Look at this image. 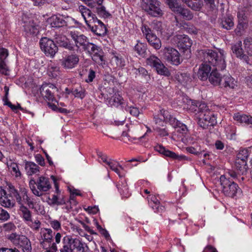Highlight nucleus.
Here are the masks:
<instances>
[{
	"label": "nucleus",
	"mask_w": 252,
	"mask_h": 252,
	"mask_svg": "<svg viewBox=\"0 0 252 252\" xmlns=\"http://www.w3.org/2000/svg\"><path fill=\"white\" fill-rule=\"evenodd\" d=\"M161 62L160 59L155 55L150 56L146 60L147 64L154 69Z\"/></svg>",
	"instance_id": "47"
},
{
	"label": "nucleus",
	"mask_w": 252,
	"mask_h": 252,
	"mask_svg": "<svg viewBox=\"0 0 252 252\" xmlns=\"http://www.w3.org/2000/svg\"><path fill=\"white\" fill-rule=\"evenodd\" d=\"M244 49L247 54L252 57V38L247 37L244 41Z\"/></svg>",
	"instance_id": "51"
},
{
	"label": "nucleus",
	"mask_w": 252,
	"mask_h": 252,
	"mask_svg": "<svg viewBox=\"0 0 252 252\" xmlns=\"http://www.w3.org/2000/svg\"><path fill=\"white\" fill-rule=\"evenodd\" d=\"M99 48V47L96 45L88 42L84 50L87 51L91 55Z\"/></svg>",
	"instance_id": "58"
},
{
	"label": "nucleus",
	"mask_w": 252,
	"mask_h": 252,
	"mask_svg": "<svg viewBox=\"0 0 252 252\" xmlns=\"http://www.w3.org/2000/svg\"><path fill=\"white\" fill-rule=\"evenodd\" d=\"M169 8L172 11L181 16L186 20H191L193 17L192 13L189 10L182 7L178 2H169Z\"/></svg>",
	"instance_id": "15"
},
{
	"label": "nucleus",
	"mask_w": 252,
	"mask_h": 252,
	"mask_svg": "<svg viewBox=\"0 0 252 252\" xmlns=\"http://www.w3.org/2000/svg\"><path fill=\"white\" fill-rule=\"evenodd\" d=\"M9 214L3 209L0 208V220H7L9 218Z\"/></svg>",
	"instance_id": "63"
},
{
	"label": "nucleus",
	"mask_w": 252,
	"mask_h": 252,
	"mask_svg": "<svg viewBox=\"0 0 252 252\" xmlns=\"http://www.w3.org/2000/svg\"><path fill=\"white\" fill-rule=\"evenodd\" d=\"M107 165L112 171H114L117 174H118L120 177H121L118 167H119L121 169H123V167L120 165L117 161L109 159V162H107Z\"/></svg>",
	"instance_id": "44"
},
{
	"label": "nucleus",
	"mask_w": 252,
	"mask_h": 252,
	"mask_svg": "<svg viewBox=\"0 0 252 252\" xmlns=\"http://www.w3.org/2000/svg\"><path fill=\"white\" fill-rule=\"evenodd\" d=\"M0 204L5 208H11L15 205L14 201L8 197L6 192L5 191L4 195L2 194L0 197Z\"/></svg>",
	"instance_id": "35"
},
{
	"label": "nucleus",
	"mask_w": 252,
	"mask_h": 252,
	"mask_svg": "<svg viewBox=\"0 0 252 252\" xmlns=\"http://www.w3.org/2000/svg\"><path fill=\"white\" fill-rule=\"evenodd\" d=\"M65 204L66 205L65 209L67 210V211H70L71 209H72L73 206L76 205L77 202L74 199V197H72L71 196H70L69 200L66 203L65 202Z\"/></svg>",
	"instance_id": "59"
},
{
	"label": "nucleus",
	"mask_w": 252,
	"mask_h": 252,
	"mask_svg": "<svg viewBox=\"0 0 252 252\" xmlns=\"http://www.w3.org/2000/svg\"><path fill=\"white\" fill-rule=\"evenodd\" d=\"M29 187L32 193L38 197L42 196L52 187L49 179L43 176L39 177L36 181L32 178L29 181Z\"/></svg>",
	"instance_id": "4"
},
{
	"label": "nucleus",
	"mask_w": 252,
	"mask_h": 252,
	"mask_svg": "<svg viewBox=\"0 0 252 252\" xmlns=\"http://www.w3.org/2000/svg\"><path fill=\"white\" fill-rule=\"evenodd\" d=\"M123 98L118 93H115L108 100L109 104L114 106H118L123 104Z\"/></svg>",
	"instance_id": "40"
},
{
	"label": "nucleus",
	"mask_w": 252,
	"mask_h": 252,
	"mask_svg": "<svg viewBox=\"0 0 252 252\" xmlns=\"http://www.w3.org/2000/svg\"><path fill=\"white\" fill-rule=\"evenodd\" d=\"M196 116L198 124L203 128H207L208 126H214L217 123L216 115L205 103H201L199 105Z\"/></svg>",
	"instance_id": "3"
},
{
	"label": "nucleus",
	"mask_w": 252,
	"mask_h": 252,
	"mask_svg": "<svg viewBox=\"0 0 252 252\" xmlns=\"http://www.w3.org/2000/svg\"><path fill=\"white\" fill-rule=\"evenodd\" d=\"M111 61L113 63L116 64L117 67H122L125 65V61L122 57L114 56Z\"/></svg>",
	"instance_id": "53"
},
{
	"label": "nucleus",
	"mask_w": 252,
	"mask_h": 252,
	"mask_svg": "<svg viewBox=\"0 0 252 252\" xmlns=\"http://www.w3.org/2000/svg\"><path fill=\"white\" fill-rule=\"evenodd\" d=\"M50 226L56 231L61 229V222L56 220H51L49 221Z\"/></svg>",
	"instance_id": "60"
},
{
	"label": "nucleus",
	"mask_w": 252,
	"mask_h": 252,
	"mask_svg": "<svg viewBox=\"0 0 252 252\" xmlns=\"http://www.w3.org/2000/svg\"><path fill=\"white\" fill-rule=\"evenodd\" d=\"M78 11L81 14L88 26L97 18L95 14H93L89 8L84 5L79 6Z\"/></svg>",
	"instance_id": "21"
},
{
	"label": "nucleus",
	"mask_w": 252,
	"mask_h": 252,
	"mask_svg": "<svg viewBox=\"0 0 252 252\" xmlns=\"http://www.w3.org/2000/svg\"><path fill=\"white\" fill-rule=\"evenodd\" d=\"M231 49L233 53L235 54L237 57L243 59L247 63H251L249 57L243 53L241 41H239L233 45L231 47Z\"/></svg>",
	"instance_id": "27"
},
{
	"label": "nucleus",
	"mask_w": 252,
	"mask_h": 252,
	"mask_svg": "<svg viewBox=\"0 0 252 252\" xmlns=\"http://www.w3.org/2000/svg\"><path fill=\"white\" fill-rule=\"evenodd\" d=\"M41 248L45 250L44 252H57L58 250L57 246L55 244Z\"/></svg>",
	"instance_id": "64"
},
{
	"label": "nucleus",
	"mask_w": 252,
	"mask_h": 252,
	"mask_svg": "<svg viewBox=\"0 0 252 252\" xmlns=\"http://www.w3.org/2000/svg\"><path fill=\"white\" fill-rule=\"evenodd\" d=\"M8 56V52L6 49H0V72L5 75H9V70L6 64V59Z\"/></svg>",
	"instance_id": "20"
},
{
	"label": "nucleus",
	"mask_w": 252,
	"mask_h": 252,
	"mask_svg": "<svg viewBox=\"0 0 252 252\" xmlns=\"http://www.w3.org/2000/svg\"><path fill=\"white\" fill-rule=\"evenodd\" d=\"M96 10L98 15L101 17L106 18L110 15V14L106 10L105 7L101 5V4L98 5Z\"/></svg>",
	"instance_id": "55"
},
{
	"label": "nucleus",
	"mask_w": 252,
	"mask_h": 252,
	"mask_svg": "<svg viewBox=\"0 0 252 252\" xmlns=\"http://www.w3.org/2000/svg\"><path fill=\"white\" fill-rule=\"evenodd\" d=\"M55 233L50 228H42L39 233L38 238L39 245L41 248L53 245V238Z\"/></svg>",
	"instance_id": "13"
},
{
	"label": "nucleus",
	"mask_w": 252,
	"mask_h": 252,
	"mask_svg": "<svg viewBox=\"0 0 252 252\" xmlns=\"http://www.w3.org/2000/svg\"><path fill=\"white\" fill-rule=\"evenodd\" d=\"M141 7L149 15L153 17L161 16L162 10L160 7V2L158 0H141Z\"/></svg>",
	"instance_id": "7"
},
{
	"label": "nucleus",
	"mask_w": 252,
	"mask_h": 252,
	"mask_svg": "<svg viewBox=\"0 0 252 252\" xmlns=\"http://www.w3.org/2000/svg\"><path fill=\"white\" fill-rule=\"evenodd\" d=\"M233 118L235 121L240 123L252 126V117L250 115L237 113L234 115Z\"/></svg>",
	"instance_id": "30"
},
{
	"label": "nucleus",
	"mask_w": 252,
	"mask_h": 252,
	"mask_svg": "<svg viewBox=\"0 0 252 252\" xmlns=\"http://www.w3.org/2000/svg\"><path fill=\"white\" fill-rule=\"evenodd\" d=\"M40 44L41 49L47 56L53 58L58 52V47L51 39L47 37L42 38L40 40Z\"/></svg>",
	"instance_id": "10"
},
{
	"label": "nucleus",
	"mask_w": 252,
	"mask_h": 252,
	"mask_svg": "<svg viewBox=\"0 0 252 252\" xmlns=\"http://www.w3.org/2000/svg\"><path fill=\"white\" fill-rule=\"evenodd\" d=\"M126 109L127 111H128L131 115L135 117H137L140 113L139 110L137 107L130 106L126 108Z\"/></svg>",
	"instance_id": "62"
},
{
	"label": "nucleus",
	"mask_w": 252,
	"mask_h": 252,
	"mask_svg": "<svg viewBox=\"0 0 252 252\" xmlns=\"http://www.w3.org/2000/svg\"><path fill=\"white\" fill-rule=\"evenodd\" d=\"M22 21L24 23V29L27 36H33L37 34L39 30L32 18L24 14L22 17Z\"/></svg>",
	"instance_id": "14"
},
{
	"label": "nucleus",
	"mask_w": 252,
	"mask_h": 252,
	"mask_svg": "<svg viewBox=\"0 0 252 252\" xmlns=\"http://www.w3.org/2000/svg\"><path fill=\"white\" fill-rule=\"evenodd\" d=\"M147 129L146 132L142 135H141L139 133V130L140 129V126L137 127L136 130L133 128V126H131V129L128 130V132L123 131L122 133V136L124 137H128L130 139H141L142 138H145L149 133H151L152 130L151 128L148 126H146Z\"/></svg>",
	"instance_id": "18"
},
{
	"label": "nucleus",
	"mask_w": 252,
	"mask_h": 252,
	"mask_svg": "<svg viewBox=\"0 0 252 252\" xmlns=\"http://www.w3.org/2000/svg\"><path fill=\"white\" fill-rule=\"evenodd\" d=\"M155 70L158 74L160 75L169 77L171 75L169 70L165 66L162 62H160L155 67Z\"/></svg>",
	"instance_id": "37"
},
{
	"label": "nucleus",
	"mask_w": 252,
	"mask_h": 252,
	"mask_svg": "<svg viewBox=\"0 0 252 252\" xmlns=\"http://www.w3.org/2000/svg\"><path fill=\"white\" fill-rule=\"evenodd\" d=\"M163 53L164 59L168 63L175 65H178L181 63V60L179 52L172 47H165L161 50Z\"/></svg>",
	"instance_id": "9"
},
{
	"label": "nucleus",
	"mask_w": 252,
	"mask_h": 252,
	"mask_svg": "<svg viewBox=\"0 0 252 252\" xmlns=\"http://www.w3.org/2000/svg\"><path fill=\"white\" fill-rule=\"evenodd\" d=\"M238 23L234 30L237 35L241 36L243 34L245 29L247 27V22L238 21Z\"/></svg>",
	"instance_id": "49"
},
{
	"label": "nucleus",
	"mask_w": 252,
	"mask_h": 252,
	"mask_svg": "<svg viewBox=\"0 0 252 252\" xmlns=\"http://www.w3.org/2000/svg\"><path fill=\"white\" fill-rule=\"evenodd\" d=\"M200 58L203 61L198 69L197 75L202 80L209 78V74L211 70V65L216 66V69L224 70L226 67L225 53L222 50L218 51L211 49L201 50L198 52Z\"/></svg>",
	"instance_id": "1"
},
{
	"label": "nucleus",
	"mask_w": 252,
	"mask_h": 252,
	"mask_svg": "<svg viewBox=\"0 0 252 252\" xmlns=\"http://www.w3.org/2000/svg\"><path fill=\"white\" fill-rule=\"evenodd\" d=\"M117 188L123 197L127 198L130 196V193L128 191V189L126 183H122V184H119L117 186Z\"/></svg>",
	"instance_id": "46"
},
{
	"label": "nucleus",
	"mask_w": 252,
	"mask_h": 252,
	"mask_svg": "<svg viewBox=\"0 0 252 252\" xmlns=\"http://www.w3.org/2000/svg\"><path fill=\"white\" fill-rule=\"evenodd\" d=\"M141 30L149 44L156 50L159 49L161 46L160 40L151 30L148 26L143 25Z\"/></svg>",
	"instance_id": "11"
},
{
	"label": "nucleus",
	"mask_w": 252,
	"mask_h": 252,
	"mask_svg": "<svg viewBox=\"0 0 252 252\" xmlns=\"http://www.w3.org/2000/svg\"><path fill=\"white\" fill-rule=\"evenodd\" d=\"M220 25L222 28L230 30L234 27L233 19L231 16L224 17L220 20Z\"/></svg>",
	"instance_id": "34"
},
{
	"label": "nucleus",
	"mask_w": 252,
	"mask_h": 252,
	"mask_svg": "<svg viewBox=\"0 0 252 252\" xmlns=\"http://www.w3.org/2000/svg\"><path fill=\"white\" fill-rule=\"evenodd\" d=\"M25 170L28 176H32L36 174L40 171L39 167L35 163L31 161H27L25 163Z\"/></svg>",
	"instance_id": "28"
},
{
	"label": "nucleus",
	"mask_w": 252,
	"mask_h": 252,
	"mask_svg": "<svg viewBox=\"0 0 252 252\" xmlns=\"http://www.w3.org/2000/svg\"><path fill=\"white\" fill-rule=\"evenodd\" d=\"M8 167L11 174L15 177L17 178L21 176V173L18 165L16 163L10 162L9 164H8Z\"/></svg>",
	"instance_id": "45"
},
{
	"label": "nucleus",
	"mask_w": 252,
	"mask_h": 252,
	"mask_svg": "<svg viewBox=\"0 0 252 252\" xmlns=\"http://www.w3.org/2000/svg\"><path fill=\"white\" fill-rule=\"evenodd\" d=\"M149 206L156 213H161L164 210V207L160 204L159 200L154 194H150L147 197Z\"/></svg>",
	"instance_id": "23"
},
{
	"label": "nucleus",
	"mask_w": 252,
	"mask_h": 252,
	"mask_svg": "<svg viewBox=\"0 0 252 252\" xmlns=\"http://www.w3.org/2000/svg\"><path fill=\"white\" fill-rule=\"evenodd\" d=\"M79 61L78 55L71 54L66 56L61 60V65L65 69H70L75 67Z\"/></svg>",
	"instance_id": "17"
},
{
	"label": "nucleus",
	"mask_w": 252,
	"mask_h": 252,
	"mask_svg": "<svg viewBox=\"0 0 252 252\" xmlns=\"http://www.w3.org/2000/svg\"><path fill=\"white\" fill-rule=\"evenodd\" d=\"M70 35L78 48L82 47L84 49L88 43L87 37L83 34L78 35L75 32H71Z\"/></svg>",
	"instance_id": "25"
},
{
	"label": "nucleus",
	"mask_w": 252,
	"mask_h": 252,
	"mask_svg": "<svg viewBox=\"0 0 252 252\" xmlns=\"http://www.w3.org/2000/svg\"><path fill=\"white\" fill-rule=\"evenodd\" d=\"M21 239L22 240L19 245L22 247L23 252H32V247L30 240L26 236Z\"/></svg>",
	"instance_id": "38"
},
{
	"label": "nucleus",
	"mask_w": 252,
	"mask_h": 252,
	"mask_svg": "<svg viewBox=\"0 0 252 252\" xmlns=\"http://www.w3.org/2000/svg\"><path fill=\"white\" fill-rule=\"evenodd\" d=\"M247 8H239L237 13L238 21L247 22Z\"/></svg>",
	"instance_id": "54"
},
{
	"label": "nucleus",
	"mask_w": 252,
	"mask_h": 252,
	"mask_svg": "<svg viewBox=\"0 0 252 252\" xmlns=\"http://www.w3.org/2000/svg\"><path fill=\"white\" fill-rule=\"evenodd\" d=\"M57 42L61 46H63L70 50L73 49L72 45L68 42V41L65 37H63V39H58Z\"/></svg>",
	"instance_id": "57"
},
{
	"label": "nucleus",
	"mask_w": 252,
	"mask_h": 252,
	"mask_svg": "<svg viewBox=\"0 0 252 252\" xmlns=\"http://www.w3.org/2000/svg\"><path fill=\"white\" fill-rule=\"evenodd\" d=\"M235 166L238 171L243 173L247 169V162L246 160L237 158L235 160Z\"/></svg>",
	"instance_id": "48"
},
{
	"label": "nucleus",
	"mask_w": 252,
	"mask_h": 252,
	"mask_svg": "<svg viewBox=\"0 0 252 252\" xmlns=\"http://www.w3.org/2000/svg\"><path fill=\"white\" fill-rule=\"evenodd\" d=\"M166 111L163 109L159 110L158 113L154 115V119L155 122L157 126H164L165 124H166V122L165 120L163 118V115L161 114V111Z\"/></svg>",
	"instance_id": "43"
},
{
	"label": "nucleus",
	"mask_w": 252,
	"mask_h": 252,
	"mask_svg": "<svg viewBox=\"0 0 252 252\" xmlns=\"http://www.w3.org/2000/svg\"><path fill=\"white\" fill-rule=\"evenodd\" d=\"M155 130L160 136H166L168 135V131L166 128H161L159 126H157Z\"/></svg>",
	"instance_id": "61"
},
{
	"label": "nucleus",
	"mask_w": 252,
	"mask_h": 252,
	"mask_svg": "<svg viewBox=\"0 0 252 252\" xmlns=\"http://www.w3.org/2000/svg\"><path fill=\"white\" fill-rule=\"evenodd\" d=\"M8 189L11 196L15 198L17 202L20 205V215L26 224L33 231H37L41 227V223L38 219L33 220L32 212L25 205L26 200H23L20 194V189H16L11 184L8 185Z\"/></svg>",
	"instance_id": "2"
},
{
	"label": "nucleus",
	"mask_w": 252,
	"mask_h": 252,
	"mask_svg": "<svg viewBox=\"0 0 252 252\" xmlns=\"http://www.w3.org/2000/svg\"><path fill=\"white\" fill-rule=\"evenodd\" d=\"M161 115H163V118L166 123L168 122L174 127H177L180 124L181 122L172 116L168 111H161Z\"/></svg>",
	"instance_id": "31"
},
{
	"label": "nucleus",
	"mask_w": 252,
	"mask_h": 252,
	"mask_svg": "<svg viewBox=\"0 0 252 252\" xmlns=\"http://www.w3.org/2000/svg\"><path fill=\"white\" fill-rule=\"evenodd\" d=\"M134 51L141 57H145L147 53V46L145 44L138 42L134 47Z\"/></svg>",
	"instance_id": "41"
},
{
	"label": "nucleus",
	"mask_w": 252,
	"mask_h": 252,
	"mask_svg": "<svg viewBox=\"0 0 252 252\" xmlns=\"http://www.w3.org/2000/svg\"><path fill=\"white\" fill-rule=\"evenodd\" d=\"M58 91L57 88L53 84H43L40 88V93L43 97L48 101L56 102L54 94Z\"/></svg>",
	"instance_id": "12"
},
{
	"label": "nucleus",
	"mask_w": 252,
	"mask_h": 252,
	"mask_svg": "<svg viewBox=\"0 0 252 252\" xmlns=\"http://www.w3.org/2000/svg\"><path fill=\"white\" fill-rule=\"evenodd\" d=\"M174 40L178 46L183 49H188L192 44L189 38L184 34H178L174 37Z\"/></svg>",
	"instance_id": "22"
},
{
	"label": "nucleus",
	"mask_w": 252,
	"mask_h": 252,
	"mask_svg": "<svg viewBox=\"0 0 252 252\" xmlns=\"http://www.w3.org/2000/svg\"><path fill=\"white\" fill-rule=\"evenodd\" d=\"M25 235H19L16 233H12L7 237L8 239L14 245H19L22 240V238Z\"/></svg>",
	"instance_id": "50"
},
{
	"label": "nucleus",
	"mask_w": 252,
	"mask_h": 252,
	"mask_svg": "<svg viewBox=\"0 0 252 252\" xmlns=\"http://www.w3.org/2000/svg\"><path fill=\"white\" fill-rule=\"evenodd\" d=\"M175 79L183 85H186L190 81V78L189 74L186 73L177 72L174 76Z\"/></svg>",
	"instance_id": "33"
},
{
	"label": "nucleus",
	"mask_w": 252,
	"mask_h": 252,
	"mask_svg": "<svg viewBox=\"0 0 252 252\" xmlns=\"http://www.w3.org/2000/svg\"><path fill=\"white\" fill-rule=\"evenodd\" d=\"M51 204L57 205H62L65 204V200L63 197L60 198V194H54L50 199Z\"/></svg>",
	"instance_id": "52"
},
{
	"label": "nucleus",
	"mask_w": 252,
	"mask_h": 252,
	"mask_svg": "<svg viewBox=\"0 0 252 252\" xmlns=\"http://www.w3.org/2000/svg\"><path fill=\"white\" fill-rule=\"evenodd\" d=\"M155 150L164 156L169 157L173 159H177L179 161L190 160V158L184 155H179L175 153L169 151L160 145H158L155 147Z\"/></svg>",
	"instance_id": "16"
},
{
	"label": "nucleus",
	"mask_w": 252,
	"mask_h": 252,
	"mask_svg": "<svg viewBox=\"0 0 252 252\" xmlns=\"http://www.w3.org/2000/svg\"><path fill=\"white\" fill-rule=\"evenodd\" d=\"M20 194L22 195L23 200H26V203L29 208L33 209L38 214L43 215L45 214L44 206L39 203L34 202L28 194V190L25 188H20Z\"/></svg>",
	"instance_id": "8"
},
{
	"label": "nucleus",
	"mask_w": 252,
	"mask_h": 252,
	"mask_svg": "<svg viewBox=\"0 0 252 252\" xmlns=\"http://www.w3.org/2000/svg\"><path fill=\"white\" fill-rule=\"evenodd\" d=\"M48 73L50 77L57 78L60 75V70L54 63L51 62L48 66Z\"/></svg>",
	"instance_id": "32"
},
{
	"label": "nucleus",
	"mask_w": 252,
	"mask_h": 252,
	"mask_svg": "<svg viewBox=\"0 0 252 252\" xmlns=\"http://www.w3.org/2000/svg\"><path fill=\"white\" fill-rule=\"evenodd\" d=\"M64 250L66 252H86L88 249L87 245L80 239L67 235L63 239Z\"/></svg>",
	"instance_id": "5"
},
{
	"label": "nucleus",
	"mask_w": 252,
	"mask_h": 252,
	"mask_svg": "<svg viewBox=\"0 0 252 252\" xmlns=\"http://www.w3.org/2000/svg\"><path fill=\"white\" fill-rule=\"evenodd\" d=\"M220 182L223 193L227 196L234 197L241 189L238 185L234 181L229 179L228 176L226 174L220 177Z\"/></svg>",
	"instance_id": "6"
},
{
	"label": "nucleus",
	"mask_w": 252,
	"mask_h": 252,
	"mask_svg": "<svg viewBox=\"0 0 252 252\" xmlns=\"http://www.w3.org/2000/svg\"><path fill=\"white\" fill-rule=\"evenodd\" d=\"M208 79L212 84L220 86L222 77L220 76V74L216 70H213L210 73Z\"/></svg>",
	"instance_id": "29"
},
{
	"label": "nucleus",
	"mask_w": 252,
	"mask_h": 252,
	"mask_svg": "<svg viewBox=\"0 0 252 252\" xmlns=\"http://www.w3.org/2000/svg\"><path fill=\"white\" fill-rule=\"evenodd\" d=\"M49 22L52 27L59 28L63 27L65 24V21L61 18L53 16L49 19Z\"/></svg>",
	"instance_id": "39"
},
{
	"label": "nucleus",
	"mask_w": 252,
	"mask_h": 252,
	"mask_svg": "<svg viewBox=\"0 0 252 252\" xmlns=\"http://www.w3.org/2000/svg\"><path fill=\"white\" fill-rule=\"evenodd\" d=\"M91 31L96 35L103 36L107 32L105 25L97 18L88 26Z\"/></svg>",
	"instance_id": "19"
},
{
	"label": "nucleus",
	"mask_w": 252,
	"mask_h": 252,
	"mask_svg": "<svg viewBox=\"0 0 252 252\" xmlns=\"http://www.w3.org/2000/svg\"><path fill=\"white\" fill-rule=\"evenodd\" d=\"M238 86V82L230 75H225L222 77L220 87L226 89H234Z\"/></svg>",
	"instance_id": "24"
},
{
	"label": "nucleus",
	"mask_w": 252,
	"mask_h": 252,
	"mask_svg": "<svg viewBox=\"0 0 252 252\" xmlns=\"http://www.w3.org/2000/svg\"><path fill=\"white\" fill-rule=\"evenodd\" d=\"M152 26L153 29L159 32L163 37L168 39L171 36V33L168 32V30L166 29L165 25L161 22L155 21L152 23Z\"/></svg>",
	"instance_id": "26"
},
{
	"label": "nucleus",
	"mask_w": 252,
	"mask_h": 252,
	"mask_svg": "<svg viewBox=\"0 0 252 252\" xmlns=\"http://www.w3.org/2000/svg\"><path fill=\"white\" fill-rule=\"evenodd\" d=\"M91 55L93 60L96 63L99 64H102L104 63V60L103 59V52L100 48L97 49V50L94 51Z\"/></svg>",
	"instance_id": "36"
},
{
	"label": "nucleus",
	"mask_w": 252,
	"mask_h": 252,
	"mask_svg": "<svg viewBox=\"0 0 252 252\" xmlns=\"http://www.w3.org/2000/svg\"><path fill=\"white\" fill-rule=\"evenodd\" d=\"M187 5L192 10L199 11L201 9L203 4L201 0H191Z\"/></svg>",
	"instance_id": "42"
},
{
	"label": "nucleus",
	"mask_w": 252,
	"mask_h": 252,
	"mask_svg": "<svg viewBox=\"0 0 252 252\" xmlns=\"http://www.w3.org/2000/svg\"><path fill=\"white\" fill-rule=\"evenodd\" d=\"M72 94L75 97L83 99L86 95V91L84 89L79 87L78 89L73 90Z\"/></svg>",
	"instance_id": "56"
}]
</instances>
